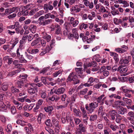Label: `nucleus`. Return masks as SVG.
<instances>
[{
    "label": "nucleus",
    "instance_id": "obj_1",
    "mask_svg": "<svg viewBox=\"0 0 134 134\" xmlns=\"http://www.w3.org/2000/svg\"><path fill=\"white\" fill-rule=\"evenodd\" d=\"M77 77L76 75V74L74 72H72L70 73L69 75L68 78L66 80V81L67 82H71L72 81L74 82L73 84L75 85L79 83L80 81L77 80Z\"/></svg>",
    "mask_w": 134,
    "mask_h": 134
},
{
    "label": "nucleus",
    "instance_id": "obj_2",
    "mask_svg": "<svg viewBox=\"0 0 134 134\" xmlns=\"http://www.w3.org/2000/svg\"><path fill=\"white\" fill-rule=\"evenodd\" d=\"M118 114L116 111L115 110L110 111L108 113V117L111 120H114L115 119V117Z\"/></svg>",
    "mask_w": 134,
    "mask_h": 134
},
{
    "label": "nucleus",
    "instance_id": "obj_3",
    "mask_svg": "<svg viewBox=\"0 0 134 134\" xmlns=\"http://www.w3.org/2000/svg\"><path fill=\"white\" fill-rule=\"evenodd\" d=\"M131 56L123 57L120 58L119 64H127L129 62V59H131Z\"/></svg>",
    "mask_w": 134,
    "mask_h": 134
},
{
    "label": "nucleus",
    "instance_id": "obj_4",
    "mask_svg": "<svg viewBox=\"0 0 134 134\" xmlns=\"http://www.w3.org/2000/svg\"><path fill=\"white\" fill-rule=\"evenodd\" d=\"M13 58H10L8 56L4 57L3 58V60L4 63H7L8 65H10L12 63Z\"/></svg>",
    "mask_w": 134,
    "mask_h": 134
},
{
    "label": "nucleus",
    "instance_id": "obj_5",
    "mask_svg": "<svg viewBox=\"0 0 134 134\" xmlns=\"http://www.w3.org/2000/svg\"><path fill=\"white\" fill-rule=\"evenodd\" d=\"M21 70L19 69L14 70L12 71L9 72L7 75V76L9 77H14L16 76L17 74L20 72Z\"/></svg>",
    "mask_w": 134,
    "mask_h": 134
},
{
    "label": "nucleus",
    "instance_id": "obj_6",
    "mask_svg": "<svg viewBox=\"0 0 134 134\" xmlns=\"http://www.w3.org/2000/svg\"><path fill=\"white\" fill-rule=\"evenodd\" d=\"M32 87H29L27 90L28 93L31 95L35 93V91L37 92V87H34L33 86Z\"/></svg>",
    "mask_w": 134,
    "mask_h": 134
},
{
    "label": "nucleus",
    "instance_id": "obj_7",
    "mask_svg": "<svg viewBox=\"0 0 134 134\" xmlns=\"http://www.w3.org/2000/svg\"><path fill=\"white\" fill-rule=\"evenodd\" d=\"M26 83V82L24 81L22 79H20L17 81L15 85L18 88H20Z\"/></svg>",
    "mask_w": 134,
    "mask_h": 134
},
{
    "label": "nucleus",
    "instance_id": "obj_8",
    "mask_svg": "<svg viewBox=\"0 0 134 134\" xmlns=\"http://www.w3.org/2000/svg\"><path fill=\"white\" fill-rule=\"evenodd\" d=\"M54 108L53 106H48L44 108V110L47 113H48V115H50L52 114V112Z\"/></svg>",
    "mask_w": 134,
    "mask_h": 134
},
{
    "label": "nucleus",
    "instance_id": "obj_9",
    "mask_svg": "<svg viewBox=\"0 0 134 134\" xmlns=\"http://www.w3.org/2000/svg\"><path fill=\"white\" fill-rule=\"evenodd\" d=\"M117 108L118 114L123 115L126 111V109L121 106H118Z\"/></svg>",
    "mask_w": 134,
    "mask_h": 134
},
{
    "label": "nucleus",
    "instance_id": "obj_10",
    "mask_svg": "<svg viewBox=\"0 0 134 134\" xmlns=\"http://www.w3.org/2000/svg\"><path fill=\"white\" fill-rule=\"evenodd\" d=\"M110 55L111 56H114V59L115 62V63H117L119 61V58L118 54L116 53L113 52H110Z\"/></svg>",
    "mask_w": 134,
    "mask_h": 134
},
{
    "label": "nucleus",
    "instance_id": "obj_11",
    "mask_svg": "<svg viewBox=\"0 0 134 134\" xmlns=\"http://www.w3.org/2000/svg\"><path fill=\"white\" fill-rule=\"evenodd\" d=\"M55 31V35H61L62 34L61 32V29L60 26L58 25H56L54 26Z\"/></svg>",
    "mask_w": 134,
    "mask_h": 134
},
{
    "label": "nucleus",
    "instance_id": "obj_12",
    "mask_svg": "<svg viewBox=\"0 0 134 134\" xmlns=\"http://www.w3.org/2000/svg\"><path fill=\"white\" fill-rule=\"evenodd\" d=\"M85 108L88 111V113H91L92 112V102L89 104H86Z\"/></svg>",
    "mask_w": 134,
    "mask_h": 134
},
{
    "label": "nucleus",
    "instance_id": "obj_13",
    "mask_svg": "<svg viewBox=\"0 0 134 134\" xmlns=\"http://www.w3.org/2000/svg\"><path fill=\"white\" fill-rule=\"evenodd\" d=\"M65 90L64 88L63 87H60L58 89L55 90L54 92L55 94H59L63 93Z\"/></svg>",
    "mask_w": 134,
    "mask_h": 134
},
{
    "label": "nucleus",
    "instance_id": "obj_14",
    "mask_svg": "<svg viewBox=\"0 0 134 134\" xmlns=\"http://www.w3.org/2000/svg\"><path fill=\"white\" fill-rule=\"evenodd\" d=\"M11 90L12 93L16 96H17L20 92L18 89L16 88L14 86L11 87Z\"/></svg>",
    "mask_w": 134,
    "mask_h": 134
},
{
    "label": "nucleus",
    "instance_id": "obj_15",
    "mask_svg": "<svg viewBox=\"0 0 134 134\" xmlns=\"http://www.w3.org/2000/svg\"><path fill=\"white\" fill-rule=\"evenodd\" d=\"M25 129L26 133L28 134H31L33 131V129L32 126L26 127L25 128Z\"/></svg>",
    "mask_w": 134,
    "mask_h": 134
},
{
    "label": "nucleus",
    "instance_id": "obj_16",
    "mask_svg": "<svg viewBox=\"0 0 134 134\" xmlns=\"http://www.w3.org/2000/svg\"><path fill=\"white\" fill-rule=\"evenodd\" d=\"M114 104L116 107L117 108L118 106H120V105L124 106L125 105V103L122 100H117L115 102Z\"/></svg>",
    "mask_w": 134,
    "mask_h": 134
},
{
    "label": "nucleus",
    "instance_id": "obj_17",
    "mask_svg": "<svg viewBox=\"0 0 134 134\" xmlns=\"http://www.w3.org/2000/svg\"><path fill=\"white\" fill-rule=\"evenodd\" d=\"M6 110V105L3 101H0V111H4Z\"/></svg>",
    "mask_w": 134,
    "mask_h": 134
},
{
    "label": "nucleus",
    "instance_id": "obj_18",
    "mask_svg": "<svg viewBox=\"0 0 134 134\" xmlns=\"http://www.w3.org/2000/svg\"><path fill=\"white\" fill-rule=\"evenodd\" d=\"M19 12L18 14V15L19 16H20L21 14H23L24 13V12L25 11L26 9L23 6H21L20 8H19Z\"/></svg>",
    "mask_w": 134,
    "mask_h": 134
},
{
    "label": "nucleus",
    "instance_id": "obj_19",
    "mask_svg": "<svg viewBox=\"0 0 134 134\" xmlns=\"http://www.w3.org/2000/svg\"><path fill=\"white\" fill-rule=\"evenodd\" d=\"M113 21L114 24L116 25H118L119 24H122L123 23V21L121 19H118L116 18L114 19Z\"/></svg>",
    "mask_w": 134,
    "mask_h": 134
},
{
    "label": "nucleus",
    "instance_id": "obj_20",
    "mask_svg": "<svg viewBox=\"0 0 134 134\" xmlns=\"http://www.w3.org/2000/svg\"><path fill=\"white\" fill-rule=\"evenodd\" d=\"M72 32L73 33L74 38L78 40L79 38V35L76 30L75 29H73Z\"/></svg>",
    "mask_w": 134,
    "mask_h": 134
},
{
    "label": "nucleus",
    "instance_id": "obj_21",
    "mask_svg": "<svg viewBox=\"0 0 134 134\" xmlns=\"http://www.w3.org/2000/svg\"><path fill=\"white\" fill-rule=\"evenodd\" d=\"M40 38H39L36 39L32 42L31 44V46H32L35 45L36 46L39 43V42L40 41Z\"/></svg>",
    "mask_w": 134,
    "mask_h": 134
},
{
    "label": "nucleus",
    "instance_id": "obj_22",
    "mask_svg": "<svg viewBox=\"0 0 134 134\" xmlns=\"http://www.w3.org/2000/svg\"><path fill=\"white\" fill-rule=\"evenodd\" d=\"M36 26L34 25H31L29 28V29L33 33L35 32L36 30Z\"/></svg>",
    "mask_w": 134,
    "mask_h": 134
},
{
    "label": "nucleus",
    "instance_id": "obj_23",
    "mask_svg": "<svg viewBox=\"0 0 134 134\" xmlns=\"http://www.w3.org/2000/svg\"><path fill=\"white\" fill-rule=\"evenodd\" d=\"M46 117V116L44 114H43L42 113H40L38 115V119L40 120V121L42 120L43 121L45 119Z\"/></svg>",
    "mask_w": 134,
    "mask_h": 134
},
{
    "label": "nucleus",
    "instance_id": "obj_24",
    "mask_svg": "<svg viewBox=\"0 0 134 134\" xmlns=\"http://www.w3.org/2000/svg\"><path fill=\"white\" fill-rule=\"evenodd\" d=\"M63 71L62 69H60L58 71H56L53 74V75L54 77H55L57 76L60 74H61L62 72Z\"/></svg>",
    "mask_w": 134,
    "mask_h": 134
},
{
    "label": "nucleus",
    "instance_id": "obj_25",
    "mask_svg": "<svg viewBox=\"0 0 134 134\" xmlns=\"http://www.w3.org/2000/svg\"><path fill=\"white\" fill-rule=\"evenodd\" d=\"M19 60V62L21 63H26L27 61L25 60L23 57V55H20L19 57L18 58Z\"/></svg>",
    "mask_w": 134,
    "mask_h": 134
},
{
    "label": "nucleus",
    "instance_id": "obj_26",
    "mask_svg": "<svg viewBox=\"0 0 134 134\" xmlns=\"http://www.w3.org/2000/svg\"><path fill=\"white\" fill-rule=\"evenodd\" d=\"M87 27V24H85L84 23L82 24H80L79 25V29L80 30H82L83 28L85 29H86Z\"/></svg>",
    "mask_w": 134,
    "mask_h": 134
},
{
    "label": "nucleus",
    "instance_id": "obj_27",
    "mask_svg": "<svg viewBox=\"0 0 134 134\" xmlns=\"http://www.w3.org/2000/svg\"><path fill=\"white\" fill-rule=\"evenodd\" d=\"M13 64L15 65L16 67H19V66H21L22 65V64H19L18 61L17 60H14L13 59Z\"/></svg>",
    "mask_w": 134,
    "mask_h": 134
},
{
    "label": "nucleus",
    "instance_id": "obj_28",
    "mask_svg": "<svg viewBox=\"0 0 134 134\" xmlns=\"http://www.w3.org/2000/svg\"><path fill=\"white\" fill-rule=\"evenodd\" d=\"M100 58L101 57L99 54H97L95 55L93 57V59H95V60L98 62H99L101 61Z\"/></svg>",
    "mask_w": 134,
    "mask_h": 134
},
{
    "label": "nucleus",
    "instance_id": "obj_29",
    "mask_svg": "<svg viewBox=\"0 0 134 134\" xmlns=\"http://www.w3.org/2000/svg\"><path fill=\"white\" fill-rule=\"evenodd\" d=\"M104 95L102 94L100 96H99V97H94L93 98V99L94 100H97V101L98 103H100V102L102 98L104 97Z\"/></svg>",
    "mask_w": 134,
    "mask_h": 134
},
{
    "label": "nucleus",
    "instance_id": "obj_30",
    "mask_svg": "<svg viewBox=\"0 0 134 134\" xmlns=\"http://www.w3.org/2000/svg\"><path fill=\"white\" fill-rule=\"evenodd\" d=\"M10 14L16 10V13H17L19 9L18 7H14L12 8H9Z\"/></svg>",
    "mask_w": 134,
    "mask_h": 134
},
{
    "label": "nucleus",
    "instance_id": "obj_31",
    "mask_svg": "<svg viewBox=\"0 0 134 134\" xmlns=\"http://www.w3.org/2000/svg\"><path fill=\"white\" fill-rule=\"evenodd\" d=\"M122 119V117L119 114H118L116 116V121L117 123H120Z\"/></svg>",
    "mask_w": 134,
    "mask_h": 134
},
{
    "label": "nucleus",
    "instance_id": "obj_32",
    "mask_svg": "<svg viewBox=\"0 0 134 134\" xmlns=\"http://www.w3.org/2000/svg\"><path fill=\"white\" fill-rule=\"evenodd\" d=\"M53 20L52 19H48L46 20H43L42 24L43 25L49 24L52 22Z\"/></svg>",
    "mask_w": 134,
    "mask_h": 134
},
{
    "label": "nucleus",
    "instance_id": "obj_33",
    "mask_svg": "<svg viewBox=\"0 0 134 134\" xmlns=\"http://www.w3.org/2000/svg\"><path fill=\"white\" fill-rule=\"evenodd\" d=\"M123 100H124L127 104H128L129 105H131L132 101L130 99L125 98V97H123Z\"/></svg>",
    "mask_w": 134,
    "mask_h": 134
},
{
    "label": "nucleus",
    "instance_id": "obj_34",
    "mask_svg": "<svg viewBox=\"0 0 134 134\" xmlns=\"http://www.w3.org/2000/svg\"><path fill=\"white\" fill-rule=\"evenodd\" d=\"M43 38L47 42L50 41L51 40V36L46 34V35L43 37Z\"/></svg>",
    "mask_w": 134,
    "mask_h": 134
},
{
    "label": "nucleus",
    "instance_id": "obj_35",
    "mask_svg": "<svg viewBox=\"0 0 134 134\" xmlns=\"http://www.w3.org/2000/svg\"><path fill=\"white\" fill-rule=\"evenodd\" d=\"M41 80L42 82L45 85H48V82L46 79V77H42L41 78Z\"/></svg>",
    "mask_w": 134,
    "mask_h": 134
},
{
    "label": "nucleus",
    "instance_id": "obj_36",
    "mask_svg": "<svg viewBox=\"0 0 134 134\" xmlns=\"http://www.w3.org/2000/svg\"><path fill=\"white\" fill-rule=\"evenodd\" d=\"M79 127H77V129L78 131H81V132H85L86 131V129L85 127H82V126H77Z\"/></svg>",
    "mask_w": 134,
    "mask_h": 134
},
{
    "label": "nucleus",
    "instance_id": "obj_37",
    "mask_svg": "<svg viewBox=\"0 0 134 134\" xmlns=\"http://www.w3.org/2000/svg\"><path fill=\"white\" fill-rule=\"evenodd\" d=\"M99 12H102L103 13L106 12L108 13V11H107L105 9L104 7L103 6L100 7V9L99 10Z\"/></svg>",
    "mask_w": 134,
    "mask_h": 134
},
{
    "label": "nucleus",
    "instance_id": "obj_38",
    "mask_svg": "<svg viewBox=\"0 0 134 134\" xmlns=\"http://www.w3.org/2000/svg\"><path fill=\"white\" fill-rule=\"evenodd\" d=\"M52 48V47L49 46V45H47L46 48L44 50V51H45L46 53L47 52H49Z\"/></svg>",
    "mask_w": 134,
    "mask_h": 134
},
{
    "label": "nucleus",
    "instance_id": "obj_39",
    "mask_svg": "<svg viewBox=\"0 0 134 134\" xmlns=\"http://www.w3.org/2000/svg\"><path fill=\"white\" fill-rule=\"evenodd\" d=\"M92 63H89L88 64L87 63L86 64H86L84 63V70H86L88 67L91 66H92Z\"/></svg>",
    "mask_w": 134,
    "mask_h": 134
},
{
    "label": "nucleus",
    "instance_id": "obj_40",
    "mask_svg": "<svg viewBox=\"0 0 134 134\" xmlns=\"http://www.w3.org/2000/svg\"><path fill=\"white\" fill-rule=\"evenodd\" d=\"M87 90L88 89L87 88L83 89L80 91V93L81 94L85 95L86 93Z\"/></svg>",
    "mask_w": 134,
    "mask_h": 134
},
{
    "label": "nucleus",
    "instance_id": "obj_41",
    "mask_svg": "<svg viewBox=\"0 0 134 134\" xmlns=\"http://www.w3.org/2000/svg\"><path fill=\"white\" fill-rule=\"evenodd\" d=\"M27 75H20V79H22L23 80H24L26 82V78L27 77Z\"/></svg>",
    "mask_w": 134,
    "mask_h": 134
},
{
    "label": "nucleus",
    "instance_id": "obj_42",
    "mask_svg": "<svg viewBox=\"0 0 134 134\" xmlns=\"http://www.w3.org/2000/svg\"><path fill=\"white\" fill-rule=\"evenodd\" d=\"M25 57L28 59L29 60L32 59L33 58V57L30 54L27 53V52H25Z\"/></svg>",
    "mask_w": 134,
    "mask_h": 134
},
{
    "label": "nucleus",
    "instance_id": "obj_43",
    "mask_svg": "<svg viewBox=\"0 0 134 134\" xmlns=\"http://www.w3.org/2000/svg\"><path fill=\"white\" fill-rule=\"evenodd\" d=\"M11 108L10 110L11 113L13 114H15L16 112V110L15 107L14 106H13Z\"/></svg>",
    "mask_w": 134,
    "mask_h": 134
},
{
    "label": "nucleus",
    "instance_id": "obj_44",
    "mask_svg": "<svg viewBox=\"0 0 134 134\" xmlns=\"http://www.w3.org/2000/svg\"><path fill=\"white\" fill-rule=\"evenodd\" d=\"M75 90V88L72 87L71 88H70L68 91V93L69 95H71L74 92Z\"/></svg>",
    "mask_w": 134,
    "mask_h": 134
},
{
    "label": "nucleus",
    "instance_id": "obj_45",
    "mask_svg": "<svg viewBox=\"0 0 134 134\" xmlns=\"http://www.w3.org/2000/svg\"><path fill=\"white\" fill-rule=\"evenodd\" d=\"M19 40L18 38H16L13 40V41H11L10 43H13L15 45L19 42Z\"/></svg>",
    "mask_w": 134,
    "mask_h": 134
},
{
    "label": "nucleus",
    "instance_id": "obj_46",
    "mask_svg": "<svg viewBox=\"0 0 134 134\" xmlns=\"http://www.w3.org/2000/svg\"><path fill=\"white\" fill-rule=\"evenodd\" d=\"M8 88V86L7 85H5V84H3L2 87V90L4 91H6Z\"/></svg>",
    "mask_w": 134,
    "mask_h": 134
},
{
    "label": "nucleus",
    "instance_id": "obj_47",
    "mask_svg": "<svg viewBox=\"0 0 134 134\" xmlns=\"http://www.w3.org/2000/svg\"><path fill=\"white\" fill-rule=\"evenodd\" d=\"M48 68H43L41 71H40V74L42 73L43 74H45L46 72L47 71V69Z\"/></svg>",
    "mask_w": 134,
    "mask_h": 134
},
{
    "label": "nucleus",
    "instance_id": "obj_48",
    "mask_svg": "<svg viewBox=\"0 0 134 134\" xmlns=\"http://www.w3.org/2000/svg\"><path fill=\"white\" fill-rule=\"evenodd\" d=\"M43 9L46 13L48 12V4H44Z\"/></svg>",
    "mask_w": 134,
    "mask_h": 134
},
{
    "label": "nucleus",
    "instance_id": "obj_49",
    "mask_svg": "<svg viewBox=\"0 0 134 134\" xmlns=\"http://www.w3.org/2000/svg\"><path fill=\"white\" fill-rule=\"evenodd\" d=\"M16 15V13H14L11 14L9 15L8 16V18L9 19H11L15 17Z\"/></svg>",
    "mask_w": 134,
    "mask_h": 134
},
{
    "label": "nucleus",
    "instance_id": "obj_50",
    "mask_svg": "<svg viewBox=\"0 0 134 134\" xmlns=\"http://www.w3.org/2000/svg\"><path fill=\"white\" fill-rule=\"evenodd\" d=\"M31 54H36L38 52L39 50L37 49H31Z\"/></svg>",
    "mask_w": 134,
    "mask_h": 134
},
{
    "label": "nucleus",
    "instance_id": "obj_51",
    "mask_svg": "<svg viewBox=\"0 0 134 134\" xmlns=\"http://www.w3.org/2000/svg\"><path fill=\"white\" fill-rule=\"evenodd\" d=\"M111 13L113 15H115L116 14H119V12L118 10H116L114 11H111Z\"/></svg>",
    "mask_w": 134,
    "mask_h": 134
},
{
    "label": "nucleus",
    "instance_id": "obj_52",
    "mask_svg": "<svg viewBox=\"0 0 134 134\" xmlns=\"http://www.w3.org/2000/svg\"><path fill=\"white\" fill-rule=\"evenodd\" d=\"M6 41L5 39L2 38H0V46L4 44Z\"/></svg>",
    "mask_w": 134,
    "mask_h": 134
},
{
    "label": "nucleus",
    "instance_id": "obj_53",
    "mask_svg": "<svg viewBox=\"0 0 134 134\" xmlns=\"http://www.w3.org/2000/svg\"><path fill=\"white\" fill-rule=\"evenodd\" d=\"M1 120L2 122L3 123H5L7 121V120L5 118V117H4L3 116H1Z\"/></svg>",
    "mask_w": 134,
    "mask_h": 134
},
{
    "label": "nucleus",
    "instance_id": "obj_54",
    "mask_svg": "<svg viewBox=\"0 0 134 134\" xmlns=\"http://www.w3.org/2000/svg\"><path fill=\"white\" fill-rule=\"evenodd\" d=\"M45 124L46 126H50L51 124L52 126L51 120L50 119H47L46 121Z\"/></svg>",
    "mask_w": 134,
    "mask_h": 134
},
{
    "label": "nucleus",
    "instance_id": "obj_55",
    "mask_svg": "<svg viewBox=\"0 0 134 134\" xmlns=\"http://www.w3.org/2000/svg\"><path fill=\"white\" fill-rule=\"evenodd\" d=\"M33 39L32 34H30L28 38V41H30Z\"/></svg>",
    "mask_w": 134,
    "mask_h": 134
},
{
    "label": "nucleus",
    "instance_id": "obj_56",
    "mask_svg": "<svg viewBox=\"0 0 134 134\" xmlns=\"http://www.w3.org/2000/svg\"><path fill=\"white\" fill-rule=\"evenodd\" d=\"M61 126H55V132L57 133H59V130L60 129Z\"/></svg>",
    "mask_w": 134,
    "mask_h": 134
},
{
    "label": "nucleus",
    "instance_id": "obj_57",
    "mask_svg": "<svg viewBox=\"0 0 134 134\" xmlns=\"http://www.w3.org/2000/svg\"><path fill=\"white\" fill-rule=\"evenodd\" d=\"M43 102V100L42 99L39 100L36 104L40 106L41 105L42 103Z\"/></svg>",
    "mask_w": 134,
    "mask_h": 134
},
{
    "label": "nucleus",
    "instance_id": "obj_58",
    "mask_svg": "<svg viewBox=\"0 0 134 134\" xmlns=\"http://www.w3.org/2000/svg\"><path fill=\"white\" fill-rule=\"evenodd\" d=\"M9 44L5 45L3 46V48L4 50L5 51L9 49Z\"/></svg>",
    "mask_w": 134,
    "mask_h": 134
},
{
    "label": "nucleus",
    "instance_id": "obj_59",
    "mask_svg": "<svg viewBox=\"0 0 134 134\" xmlns=\"http://www.w3.org/2000/svg\"><path fill=\"white\" fill-rule=\"evenodd\" d=\"M128 115L130 116L128 118H134V113L132 111H130L128 113Z\"/></svg>",
    "mask_w": 134,
    "mask_h": 134
},
{
    "label": "nucleus",
    "instance_id": "obj_60",
    "mask_svg": "<svg viewBox=\"0 0 134 134\" xmlns=\"http://www.w3.org/2000/svg\"><path fill=\"white\" fill-rule=\"evenodd\" d=\"M56 97V94H54L51 97H49V100H51L52 101H53L55 99Z\"/></svg>",
    "mask_w": 134,
    "mask_h": 134
},
{
    "label": "nucleus",
    "instance_id": "obj_61",
    "mask_svg": "<svg viewBox=\"0 0 134 134\" xmlns=\"http://www.w3.org/2000/svg\"><path fill=\"white\" fill-rule=\"evenodd\" d=\"M46 92H43V91L41 93V97L44 99L46 98Z\"/></svg>",
    "mask_w": 134,
    "mask_h": 134
},
{
    "label": "nucleus",
    "instance_id": "obj_62",
    "mask_svg": "<svg viewBox=\"0 0 134 134\" xmlns=\"http://www.w3.org/2000/svg\"><path fill=\"white\" fill-rule=\"evenodd\" d=\"M62 34H61V35H55V36L56 37V39L57 40H60L61 38Z\"/></svg>",
    "mask_w": 134,
    "mask_h": 134
},
{
    "label": "nucleus",
    "instance_id": "obj_63",
    "mask_svg": "<svg viewBox=\"0 0 134 134\" xmlns=\"http://www.w3.org/2000/svg\"><path fill=\"white\" fill-rule=\"evenodd\" d=\"M79 23V22L78 21L75 20L72 24L74 27H75Z\"/></svg>",
    "mask_w": 134,
    "mask_h": 134
},
{
    "label": "nucleus",
    "instance_id": "obj_64",
    "mask_svg": "<svg viewBox=\"0 0 134 134\" xmlns=\"http://www.w3.org/2000/svg\"><path fill=\"white\" fill-rule=\"evenodd\" d=\"M129 80L130 83L134 82V76L129 78Z\"/></svg>",
    "mask_w": 134,
    "mask_h": 134
}]
</instances>
